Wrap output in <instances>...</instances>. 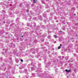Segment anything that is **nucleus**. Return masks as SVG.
<instances>
[{
  "label": "nucleus",
  "mask_w": 78,
  "mask_h": 78,
  "mask_svg": "<svg viewBox=\"0 0 78 78\" xmlns=\"http://www.w3.org/2000/svg\"><path fill=\"white\" fill-rule=\"evenodd\" d=\"M54 37H55V38H57V37H57V36L55 35H54Z\"/></svg>",
  "instance_id": "1"
},
{
  "label": "nucleus",
  "mask_w": 78,
  "mask_h": 78,
  "mask_svg": "<svg viewBox=\"0 0 78 78\" xmlns=\"http://www.w3.org/2000/svg\"><path fill=\"white\" fill-rule=\"evenodd\" d=\"M65 71H66V72H70V70H68L67 69H66L65 70Z\"/></svg>",
  "instance_id": "2"
},
{
  "label": "nucleus",
  "mask_w": 78,
  "mask_h": 78,
  "mask_svg": "<svg viewBox=\"0 0 78 78\" xmlns=\"http://www.w3.org/2000/svg\"><path fill=\"white\" fill-rule=\"evenodd\" d=\"M61 48V46H59V47H58V49H60Z\"/></svg>",
  "instance_id": "3"
},
{
  "label": "nucleus",
  "mask_w": 78,
  "mask_h": 78,
  "mask_svg": "<svg viewBox=\"0 0 78 78\" xmlns=\"http://www.w3.org/2000/svg\"><path fill=\"white\" fill-rule=\"evenodd\" d=\"M36 1L35 0H34V2L36 3Z\"/></svg>",
  "instance_id": "4"
},
{
  "label": "nucleus",
  "mask_w": 78,
  "mask_h": 78,
  "mask_svg": "<svg viewBox=\"0 0 78 78\" xmlns=\"http://www.w3.org/2000/svg\"><path fill=\"white\" fill-rule=\"evenodd\" d=\"M21 62H23V60H22V59H21Z\"/></svg>",
  "instance_id": "5"
},
{
  "label": "nucleus",
  "mask_w": 78,
  "mask_h": 78,
  "mask_svg": "<svg viewBox=\"0 0 78 78\" xmlns=\"http://www.w3.org/2000/svg\"><path fill=\"white\" fill-rule=\"evenodd\" d=\"M17 19H18V20H19V18H17L16 19V20H17Z\"/></svg>",
  "instance_id": "6"
},
{
  "label": "nucleus",
  "mask_w": 78,
  "mask_h": 78,
  "mask_svg": "<svg viewBox=\"0 0 78 78\" xmlns=\"http://www.w3.org/2000/svg\"><path fill=\"white\" fill-rule=\"evenodd\" d=\"M61 46H62V44H60V46L61 47Z\"/></svg>",
  "instance_id": "7"
},
{
  "label": "nucleus",
  "mask_w": 78,
  "mask_h": 78,
  "mask_svg": "<svg viewBox=\"0 0 78 78\" xmlns=\"http://www.w3.org/2000/svg\"><path fill=\"white\" fill-rule=\"evenodd\" d=\"M3 23H5V22H4Z\"/></svg>",
  "instance_id": "8"
},
{
  "label": "nucleus",
  "mask_w": 78,
  "mask_h": 78,
  "mask_svg": "<svg viewBox=\"0 0 78 78\" xmlns=\"http://www.w3.org/2000/svg\"><path fill=\"white\" fill-rule=\"evenodd\" d=\"M63 34H65V33H64Z\"/></svg>",
  "instance_id": "9"
},
{
  "label": "nucleus",
  "mask_w": 78,
  "mask_h": 78,
  "mask_svg": "<svg viewBox=\"0 0 78 78\" xmlns=\"http://www.w3.org/2000/svg\"><path fill=\"white\" fill-rule=\"evenodd\" d=\"M76 15V14H74V16H75Z\"/></svg>",
  "instance_id": "10"
},
{
  "label": "nucleus",
  "mask_w": 78,
  "mask_h": 78,
  "mask_svg": "<svg viewBox=\"0 0 78 78\" xmlns=\"http://www.w3.org/2000/svg\"><path fill=\"white\" fill-rule=\"evenodd\" d=\"M38 57H37H37H36V58H38Z\"/></svg>",
  "instance_id": "11"
},
{
  "label": "nucleus",
  "mask_w": 78,
  "mask_h": 78,
  "mask_svg": "<svg viewBox=\"0 0 78 78\" xmlns=\"http://www.w3.org/2000/svg\"><path fill=\"white\" fill-rule=\"evenodd\" d=\"M22 37H23V36H22Z\"/></svg>",
  "instance_id": "12"
},
{
  "label": "nucleus",
  "mask_w": 78,
  "mask_h": 78,
  "mask_svg": "<svg viewBox=\"0 0 78 78\" xmlns=\"http://www.w3.org/2000/svg\"><path fill=\"white\" fill-rule=\"evenodd\" d=\"M60 32H61V31H60L59 32L60 33Z\"/></svg>",
  "instance_id": "13"
}]
</instances>
